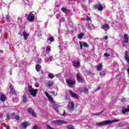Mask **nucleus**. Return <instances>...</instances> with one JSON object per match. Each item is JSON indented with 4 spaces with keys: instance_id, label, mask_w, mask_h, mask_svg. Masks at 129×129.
<instances>
[{
    "instance_id": "obj_1",
    "label": "nucleus",
    "mask_w": 129,
    "mask_h": 129,
    "mask_svg": "<svg viewBox=\"0 0 129 129\" xmlns=\"http://www.w3.org/2000/svg\"><path fill=\"white\" fill-rule=\"evenodd\" d=\"M118 121H119L118 119H109L103 122H99L97 124V125H98L99 126H103L104 125H107V124H111V123H113V122H118Z\"/></svg>"
},
{
    "instance_id": "obj_2",
    "label": "nucleus",
    "mask_w": 129,
    "mask_h": 129,
    "mask_svg": "<svg viewBox=\"0 0 129 129\" xmlns=\"http://www.w3.org/2000/svg\"><path fill=\"white\" fill-rule=\"evenodd\" d=\"M93 8L94 9V10H98V11L100 12H102V11L103 10V7L102 6V5L100 3L93 5Z\"/></svg>"
},
{
    "instance_id": "obj_3",
    "label": "nucleus",
    "mask_w": 129,
    "mask_h": 129,
    "mask_svg": "<svg viewBox=\"0 0 129 129\" xmlns=\"http://www.w3.org/2000/svg\"><path fill=\"white\" fill-rule=\"evenodd\" d=\"M77 80L79 83H84V80L82 79L81 74L78 73L76 75Z\"/></svg>"
},
{
    "instance_id": "obj_4",
    "label": "nucleus",
    "mask_w": 129,
    "mask_h": 129,
    "mask_svg": "<svg viewBox=\"0 0 129 129\" xmlns=\"http://www.w3.org/2000/svg\"><path fill=\"white\" fill-rule=\"evenodd\" d=\"M74 106H75L74 102H70V103L68 105V109L71 112H72L74 110Z\"/></svg>"
},
{
    "instance_id": "obj_5",
    "label": "nucleus",
    "mask_w": 129,
    "mask_h": 129,
    "mask_svg": "<svg viewBox=\"0 0 129 129\" xmlns=\"http://www.w3.org/2000/svg\"><path fill=\"white\" fill-rule=\"evenodd\" d=\"M27 111L29 114H31L33 117H37V114L35 112V111L32 109V108H28Z\"/></svg>"
},
{
    "instance_id": "obj_6",
    "label": "nucleus",
    "mask_w": 129,
    "mask_h": 129,
    "mask_svg": "<svg viewBox=\"0 0 129 129\" xmlns=\"http://www.w3.org/2000/svg\"><path fill=\"white\" fill-rule=\"evenodd\" d=\"M38 90L37 89L29 90V93L33 96V97H36L37 96V93L38 92Z\"/></svg>"
},
{
    "instance_id": "obj_7",
    "label": "nucleus",
    "mask_w": 129,
    "mask_h": 129,
    "mask_svg": "<svg viewBox=\"0 0 129 129\" xmlns=\"http://www.w3.org/2000/svg\"><path fill=\"white\" fill-rule=\"evenodd\" d=\"M27 20L28 22H34L35 20V15L33 14V13H30L28 15Z\"/></svg>"
},
{
    "instance_id": "obj_8",
    "label": "nucleus",
    "mask_w": 129,
    "mask_h": 129,
    "mask_svg": "<svg viewBox=\"0 0 129 129\" xmlns=\"http://www.w3.org/2000/svg\"><path fill=\"white\" fill-rule=\"evenodd\" d=\"M53 122L56 125H61V124H63V123H67L65 121L62 120H55Z\"/></svg>"
},
{
    "instance_id": "obj_9",
    "label": "nucleus",
    "mask_w": 129,
    "mask_h": 129,
    "mask_svg": "<svg viewBox=\"0 0 129 129\" xmlns=\"http://www.w3.org/2000/svg\"><path fill=\"white\" fill-rule=\"evenodd\" d=\"M124 59L129 64V54L127 50L125 51Z\"/></svg>"
},
{
    "instance_id": "obj_10",
    "label": "nucleus",
    "mask_w": 129,
    "mask_h": 129,
    "mask_svg": "<svg viewBox=\"0 0 129 129\" xmlns=\"http://www.w3.org/2000/svg\"><path fill=\"white\" fill-rule=\"evenodd\" d=\"M72 63L74 67H75V68H79L80 67V65H81L80 61L76 62L73 61H72Z\"/></svg>"
},
{
    "instance_id": "obj_11",
    "label": "nucleus",
    "mask_w": 129,
    "mask_h": 129,
    "mask_svg": "<svg viewBox=\"0 0 129 129\" xmlns=\"http://www.w3.org/2000/svg\"><path fill=\"white\" fill-rule=\"evenodd\" d=\"M88 88H84L83 89H80L79 90L80 92L81 93H85V94H87L88 93Z\"/></svg>"
},
{
    "instance_id": "obj_12",
    "label": "nucleus",
    "mask_w": 129,
    "mask_h": 129,
    "mask_svg": "<svg viewBox=\"0 0 129 129\" xmlns=\"http://www.w3.org/2000/svg\"><path fill=\"white\" fill-rule=\"evenodd\" d=\"M66 82L68 85V86H69L70 87H71V86H73L75 84V82H73L70 80H67Z\"/></svg>"
},
{
    "instance_id": "obj_13",
    "label": "nucleus",
    "mask_w": 129,
    "mask_h": 129,
    "mask_svg": "<svg viewBox=\"0 0 129 129\" xmlns=\"http://www.w3.org/2000/svg\"><path fill=\"white\" fill-rule=\"evenodd\" d=\"M69 93L70 95L72 96V97H73L74 98H76L77 99H78V96L77 95V94L74 93V92H73L72 91H70Z\"/></svg>"
},
{
    "instance_id": "obj_14",
    "label": "nucleus",
    "mask_w": 129,
    "mask_h": 129,
    "mask_svg": "<svg viewBox=\"0 0 129 129\" xmlns=\"http://www.w3.org/2000/svg\"><path fill=\"white\" fill-rule=\"evenodd\" d=\"M101 29H103L104 31H107V30L109 29V25L107 24H105L101 27Z\"/></svg>"
},
{
    "instance_id": "obj_15",
    "label": "nucleus",
    "mask_w": 129,
    "mask_h": 129,
    "mask_svg": "<svg viewBox=\"0 0 129 129\" xmlns=\"http://www.w3.org/2000/svg\"><path fill=\"white\" fill-rule=\"evenodd\" d=\"M123 39L124 41V42L127 44V43H128V41H129V38H128V35L126 34H124L123 35Z\"/></svg>"
},
{
    "instance_id": "obj_16",
    "label": "nucleus",
    "mask_w": 129,
    "mask_h": 129,
    "mask_svg": "<svg viewBox=\"0 0 129 129\" xmlns=\"http://www.w3.org/2000/svg\"><path fill=\"white\" fill-rule=\"evenodd\" d=\"M45 95L50 102H53V98L47 92H45Z\"/></svg>"
},
{
    "instance_id": "obj_17",
    "label": "nucleus",
    "mask_w": 129,
    "mask_h": 129,
    "mask_svg": "<svg viewBox=\"0 0 129 129\" xmlns=\"http://www.w3.org/2000/svg\"><path fill=\"white\" fill-rule=\"evenodd\" d=\"M53 85H54V82L52 81H49L47 83L46 86L47 87H51L53 86Z\"/></svg>"
},
{
    "instance_id": "obj_18",
    "label": "nucleus",
    "mask_w": 129,
    "mask_h": 129,
    "mask_svg": "<svg viewBox=\"0 0 129 129\" xmlns=\"http://www.w3.org/2000/svg\"><path fill=\"white\" fill-rule=\"evenodd\" d=\"M23 35L24 38V40H28V38H29V35L27 34V32H26L25 31H23Z\"/></svg>"
},
{
    "instance_id": "obj_19",
    "label": "nucleus",
    "mask_w": 129,
    "mask_h": 129,
    "mask_svg": "<svg viewBox=\"0 0 129 129\" xmlns=\"http://www.w3.org/2000/svg\"><path fill=\"white\" fill-rule=\"evenodd\" d=\"M6 99H7V96L5 94H2L0 98V100L4 102L6 100Z\"/></svg>"
},
{
    "instance_id": "obj_20",
    "label": "nucleus",
    "mask_w": 129,
    "mask_h": 129,
    "mask_svg": "<svg viewBox=\"0 0 129 129\" xmlns=\"http://www.w3.org/2000/svg\"><path fill=\"white\" fill-rule=\"evenodd\" d=\"M127 108H125L124 107H123V109L122 110V113H126V112H129V105H127Z\"/></svg>"
},
{
    "instance_id": "obj_21",
    "label": "nucleus",
    "mask_w": 129,
    "mask_h": 129,
    "mask_svg": "<svg viewBox=\"0 0 129 129\" xmlns=\"http://www.w3.org/2000/svg\"><path fill=\"white\" fill-rule=\"evenodd\" d=\"M28 124H29V123H28V122H27V121L23 122L21 124V125L22 126V128L26 129L27 126L28 125Z\"/></svg>"
},
{
    "instance_id": "obj_22",
    "label": "nucleus",
    "mask_w": 129,
    "mask_h": 129,
    "mask_svg": "<svg viewBox=\"0 0 129 129\" xmlns=\"http://www.w3.org/2000/svg\"><path fill=\"white\" fill-rule=\"evenodd\" d=\"M59 108V106H58L57 104H53L52 105V108L55 110V111L58 112V108Z\"/></svg>"
},
{
    "instance_id": "obj_23",
    "label": "nucleus",
    "mask_w": 129,
    "mask_h": 129,
    "mask_svg": "<svg viewBox=\"0 0 129 129\" xmlns=\"http://www.w3.org/2000/svg\"><path fill=\"white\" fill-rule=\"evenodd\" d=\"M105 72H106V70H104L100 72V75L101 77L105 75Z\"/></svg>"
},
{
    "instance_id": "obj_24",
    "label": "nucleus",
    "mask_w": 129,
    "mask_h": 129,
    "mask_svg": "<svg viewBox=\"0 0 129 129\" xmlns=\"http://www.w3.org/2000/svg\"><path fill=\"white\" fill-rule=\"evenodd\" d=\"M42 68V67L40 64H36L35 66V69L37 71V72H39V69H41Z\"/></svg>"
},
{
    "instance_id": "obj_25",
    "label": "nucleus",
    "mask_w": 129,
    "mask_h": 129,
    "mask_svg": "<svg viewBox=\"0 0 129 129\" xmlns=\"http://www.w3.org/2000/svg\"><path fill=\"white\" fill-rule=\"evenodd\" d=\"M97 71H100L102 69V64H100L96 67Z\"/></svg>"
},
{
    "instance_id": "obj_26",
    "label": "nucleus",
    "mask_w": 129,
    "mask_h": 129,
    "mask_svg": "<svg viewBox=\"0 0 129 129\" xmlns=\"http://www.w3.org/2000/svg\"><path fill=\"white\" fill-rule=\"evenodd\" d=\"M48 78H50V79H53V78H54V77H55V76L53 74H52V73H50L48 75Z\"/></svg>"
},
{
    "instance_id": "obj_27",
    "label": "nucleus",
    "mask_w": 129,
    "mask_h": 129,
    "mask_svg": "<svg viewBox=\"0 0 129 129\" xmlns=\"http://www.w3.org/2000/svg\"><path fill=\"white\" fill-rule=\"evenodd\" d=\"M10 93H11L12 95H17V92L16 91V90H15L14 89L10 91Z\"/></svg>"
},
{
    "instance_id": "obj_28",
    "label": "nucleus",
    "mask_w": 129,
    "mask_h": 129,
    "mask_svg": "<svg viewBox=\"0 0 129 129\" xmlns=\"http://www.w3.org/2000/svg\"><path fill=\"white\" fill-rule=\"evenodd\" d=\"M67 129H75V128L72 125H68L67 126Z\"/></svg>"
},
{
    "instance_id": "obj_29",
    "label": "nucleus",
    "mask_w": 129,
    "mask_h": 129,
    "mask_svg": "<svg viewBox=\"0 0 129 129\" xmlns=\"http://www.w3.org/2000/svg\"><path fill=\"white\" fill-rule=\"evenodd\" d=\"M27 100H28V99L27 98V96H23V102H24L25 103L26 102H27Z\"/></svg>"
},
{
    "instance_id": "obj_30",
    "label": "nucleus",
    "mask_w": 129,
    "mask_h": 129,
    "mask_svg": "<svg viewBox=\"0 0 129 129\" xmlns=\"http://www.w3.org/2000/svg\"><path fill=\"white\" fill-rule=\"evenodd\" d=\"M83 36H84V34L83 33L79 34L78 35V39H82V37H83Z\"/></svg>"
},
{
    "instance_id": "obj_31",
    "label": "nucleus",
    "mask_w": 129,
    "mask_h": 129,
    "mask_svg": "<svg viewBox=\"0 0 129 129\" xmlns=\"http://www.w3.org/2000/svg\"><path fill=\"white\" fill-rule=\"evenodd\" d=\"M46 50L47 52H50L51 51V46H47L46 47Z\"/></svg>"
},
{
    "instance_id": "obj_32",
    "label": "nucleus",
    "mask_w": 129,
    "mask_h": 129,
    "mask_svg": "<svg viewBox=\"0 0 129 129\" xmlns=\"http://www.w3.org/2000/svg\"><path fill=\"white\" fill-rule=\"evenodd\" d=\"M83 46H84V47L85 48H88V47H89V45L86 42H83Z\"/></svg>"
},
{
    "instance_id": "obj_33",
    "label": "nucleus",
    "mask_w": 129,
    "mask_h": 129,
    "mask_svg": "<svg viewBox=\"0 0 129 129\" xmlns=\"http://www.w3.org/2000/svg\"><path fill=\"white\" fill-rule=\"evenodd\" d=\"M10 86H9V88H10V91H11V90H14V87L13 86V85H12V83H10Z\"/></svg>"
},
{
    "instance_id": "obj_34",
    "label": "nucleus",
    "mask_w": 129,
    "mask_h": 129,
    "mask_svg": "<svg viewBox=\"0 0 129 129\" xmlns=\"http://www.w3.org/2000/svg\"><path fill=\"white\" fill-rule=\"evenodd\" d=\"M102 112H103V110H102V111L99 112V113H96L94 114V115H100V114H101L102 113Z\"/></svg>"
},
{
    "instance_id": "obj_35",
    "label": "nucleus",
    "mask_w": 129,
    "mask_h": 129,
    "mask_svg": "<svg viewBox=\"0 0 129 129\" xmlns=\"http://www.w3.org/2000/svg\"><path fill=\"white\" fill-rule=\"evenodd\" d=\"M61 11L63 13H66V8H65V7L62 8Z\"/></svg>"
},
{
    "instance_id": "obj_36",
    "label": "nucleus",
    "mask_w": 129,
    "mask_h": 129,
    "mask_svg": "<svg viewBox=\"0 0 129 129\" xmlns=\"http://www.w3.org/2000/svg\"><path fill=\"white\" fill-rule=\"evenodd\" d=\"M15 118L17 119V120H19L20 119V116L19 115H15Z\"/></svg>"
},
{
    "instance_id": "obj_37",
    "label": "nucleus",
    "mask_w": 129,
    "mask_h": 129,
    "mask_svg": "<svg viewBox=\"0 0 129 129\" xmlns=\"http://www.w3.org/2000/svg\"><path fill=\"white\" fill-rule=\"evenodd\" d=\"M33 89L32 88V86H28V92L30 91V90H32Z\"/></svg>"
},
{
    "instance_id": "obj_38",
    "label": "nucleus",
    "mask_w": 129,
    "mask_h": 129,
    "mask_svg": "<svg viewBox=\"0 0 129 129\" xmlns=\"http://www.w3.org/2000/svg\"><path fill=\"white\" fill-rule=\"evenodd\" d=\"M46 127L48 129H54V128L52 127L51 126H50L48 124L46 125Z\"/></svg>"
},
{
    "instance_id": "obj_39",
    "label": "nucleus",
    "mask_w": 129,
    "mask_h": 129,
    "mask_svg": "<svg viewBox=\"0 0 129 129\" xmlns=\"http://www.w3.org/2000/svg\"><path fill=\"white\" fill-rule=\"evenodd\" d=\"M5 125L6 129H10V127L9 125L5 124Z\"/></svg>"
},
{
    "instance_id": "obj_40",
    "label": "nucleus",
    "mask_w": 129,
    "mask_h": 129,
    "mask_svg": "<svg viewBox=\"0 0 129 129\" xmlns=\"http://www.w3.org/2000/svg\"><path fill=\"white\" fill-rule=\"evenodd\" d=\"M49 41H50L51 42H53V41H54V38H53V37H50V38H49Z\"/></svg>"
},
{
    "instance_id": "obj_41",
    "label": "nucleus",
    "mask_w": 129,
    "mask_h": 129,
    "mask_svg": "<svg viewBox=\"0 0 129 129\" xmlns=\"http://www.w3.org/2000/svg\"><path fill=\"white\" fill-rule=\"evenodd\" d=\"M104 56L105 57H109V54H108L107 53H105L104 54Z\"/></svg>"
},
{
    "instance_id": "obj_42",
    "label": "nucleus",
    "mask_w": 129,
    "mask_h": 129,
    "mask_svg": "<svg viewBox=\"0 0 129 129\" xmlns=\"http://www.w3.org/2000/svg\"><path fill=\"white\" fill-rule=\"evenodd\" d=\"M86 21H91V18L89 17H87L86 19Z\"/></svg>"
},
{
    "instance_id": "obj_43",
    "label": "nucleus",
    "mask_w": 129,
    "mask_h": 129,
    "mask_svg": "<svg viewBox=\"0 0 129 129\" xmlns=\"http://www.w3.org/2000/svg\"><path fill=\"white\" fill-rule=\"evenodd\" d=\"M6 20H7V21H9V20H10V16L7 15V16H6Z\"/></svg>"
},
{
    "instance_id": "obj_44",
    "label": "nucleus",
    "mask_w": 129,
    "mask_h": 129,
    "mask_svg": "<svg viewBox=\"0 0 129 129\" xmlns=\"http://www.w3.org/2000/svg\"><path fill=\"white\" fill-rule=\"evenodd\" d=\"M80 43V48H81V49H82V47H83V44L82 43H81V42H79Z\"/></svg>"
},
{
    "instance_id": "obj_45",
    "label": "nucleus",
    "mask_w": 129,
    "mask_h": 129,
    "mask_svg": "<svg viewBox=\"0 0 129 129\" xmlns=\"http://www.w3.org/2000/svg\"><path fill=\"white\" fill-rule=\"evenodd\" d=\"M35 87H39V86H40V85H39V84L36 83V84H35Z\"/></svg>"
},
{
    "instance_id": "obj_46",
    "label": "nucleus",
    "mask_w": 129,
    "mask_h": 129,
    "mask_svg": "<svg viewBox=\"0 0 129 129\" xmlns=\"http://www.w3.org/2000/svg\"><path fill=\"white\" fill-rule=\"evenodd\" d=\"M121 102H125V98H123L121 99Z\"/></svg>"
},
{
    "instance_id": "obj_47",
    "label": "nucleus",
    "mask_w": 129,
    "mask_h": 129,
    "mask_svg": "<svg viewBox=\"0 0 129 129\" xmlns=\"http://www.w3.org/2000/svg\"><path fill=\"white\" fill-rule=\"evenodd\" d=\"M33 129H38V127L37 126L35 125L33 127Z\"/></svg>"
},
{
    "instance_id": "obj_48",
    "label": "nucleus",
    "mask_w": 129,
    "mask_h": 129,
    "mask_svg": "<svg viewBox=\"0 0 129 129\" xmlns=\"http://www.w3.org/2000/svg\"><path fill=\"white\" fill-rule=\"evenodd\" d=\"M107 39H108V36H105L104 37V40H107Z\"/></svg>"
},
{
    "instance_id": "obj_49",
    "label": "nucleus",
    "mask_w": 129,
    "mask_h": 129,
    "mask_svg": "<svg viewBox=\"0 0 129 129\" xmlns=\"http://www.w3.org/2000/svg\"><path fill=\"white\" fill-rule=\"evenodd\" d=\"M100 87H98L97 89L96 90V91H98V90H99L100 89Z\"/></svg>"
},
{
    "instance_id": "obj_50",
    "label": "nucleus",
    "mask_w": 129,
    "mask_h": 129,
    "mask_svg": "<svg viewBox=\"0 0 129 129\" xmlns=\"http://www.w3.org/2000/svg\"><path fill=\"white\" fill-rule=\"evenodd\" d=\"M7 119H10V115H8L7 116Z\"/></svg>"
},
{
    "instance_id": "obj_51",
    "label": "nucleus",
    "mask_w": 129,
    "mask_h": 129,
    "mask_svg": "<svg viewBox=\"0 0 129 129\" xmlns=\"http://www.w3.org/2000/svg\"><path fill=\"white\" fill-rule=\"evenodd\" d=\"M3 117V114H0V118H2Z\"/></svg>"
},
{
    "instance_id": "obj_52",
    "label": "nucleus",
    "mask_w": 129,
    "mask_h": 129,
    "mask_svg": "<svg viewBox=\"0 0 129 129\" xmlns=\"http://www.w3.org/2000/svg\"><path fill=\"white\" fill-rule=\"evenodd\" d=\"M41 74H44V71H42L41 72Z\"/></svg>"
},
{
    "instance_id": "obj_53",
    "label": "nucleus",
    "mask_w": 129,
    "mask_h": 129,
    "mask_svg": "<svg viewBox=\"0 0 129 129\" xmlns=\"http://www.w3.org/2000/svg\"><path fill=\"white\" fill-rule=\"evenodd\" d=\"M127 71L128 72V74H129V68L127 69Z\"/></svg>"
},
{
    "instance_id": "obj_54",
    "label": "nucleus",
    "mask_w": 129,
    "mask_h": 129,
    "mask_svg": "<svg viewBox=\"0 0 129 129\" xmlns=\"http://www.w3.org/2000/svg\"><path fill=\"white\" fill-rule=\"evenodd\" d=\"M62 115H65V111H63V113L62 114Z\"/></svg>"
},
{
    "instance_id": "obj_55",
    "label": "nucleus",
    "mask_w": 129,
    "mask_h": 129,
    "mask_svg": "<svg viewBox=\"0 0 129 129\" xmlns=\"http://www.w3.org/2000/svg\"><path fill=\"white\" fill-rule=\"evenodd\" d=\"M38 61H39V63H41V59H38Z\"/></svg>"
},
{
    "instance_id": "obj_56",
    "label": "nucleus",
    "mask_w": 129,
    "mask_h": 129,
    "mask_svg": "<svg viewBox=\"0 0 129 129\" xmlns=\"http://www.w3.org/2000/svg\"><path fill=\"white\" fill-rule=\"evenodd\" d=\"M52 94H55V91H52Z\"/></svg>"
},
{
    "instance_id": "obj_57",
    "label": "nucleus",
    "mask_w": 129,
    "mask_h": 129,
    "mask_svg": "<svg viewBox=\"0 0 129 129\" xmlns=\"http://www.w3.org/2000/svg\"><path fill=\"white\" fill-rule=\"evenodd\" d=\"M0 53H3V50H0Z\"/></svg>"
},
{
    "instance_id": "obj_58",
    "label": "nucleus",
    "mask_w": 129,
    "mask_h": 129,
    "mask_svg": "<svg viewBox=\"0 0 129 129\" xmlns=\"http://www.w3.org/2000/svg\"><path fill=\"white\" fill-rule=\"evenodd\" d=\"M14 114H15V113H13L12 114V115H14Z\"/></svg>"
},
{
    "instance_id": "obj_59",
    "label": "nucleus",
    "mask_w": 129,
    "mask_h": 129,
    "mask_svg": "<svg viewBox=\"0 0 129 129\" xmlns=\"http://www.w3.org/2000/svg\"><path fill=\"white\" fill-rule=\"evenodd\" d=\"M0 32H1V30H0Z\"/></svg>"
},
{
    "instance_id": "obj_60",
    "label": "nucleus",
    "mask_w": 129,
    "mask_h": 129,
    "mask_svg": "<svg viewBox=\"0 0 129 129\" xmlns=\"http://www.w3.org/2000/svg\"><path fill=\"white\" fill-rule=\"evenodd\" d=\"M0 129H1V128H0Z\"/></svg>"
}]
</instances>
